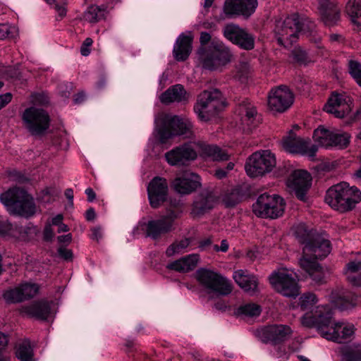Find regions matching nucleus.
<instances>
[{
  "instance_id": "f8f14e48",
  "label": "nucleus",
  "mask_w": 361,
  "mask_h": 361,
  "mask_svg": "<svg viewBox=\"0 0 361 361\" xmlns=\"http://www.w3.org/2000/svg\"><path fill=\"white\" fill-rule=\"evenodd\" d=\"M275 155L270 150H262L253 153L245 164L247 174L252 178L269 173L276 166Z\"/></svg>"
},
{
  "instance_id": "de8ad7c7",
  "label": "nucleus",
  "mask_w": 361,
  "mask_h": 361,
  "mask_svg": "<svg viewBox=\"0 0 361 361\" xmlns=\"http://www.w3.org/2000/svg\"><path fill=\"white\" fill-rule=\"evenodd\" d=\"M20 288L23 300L34 297L39 290V286L35 283H23Z\"/></svg>"
},
{
  "instance_id": "4d7b16f0",
  "label": "nucleus",
  "mask_w": 361,
  "mask_h": 361,
  "mask_svg": "<svg viewBox=\"0 0 361 361\" xmlns=\"http://www.w3.org/2000/svg\"><path fill=\"white\" fill-rule=\"evenodd\" d=\"M250 73V66L247 63H241L237 67V76L241 78H245Z\"/></svg>"
},
{
  "instance_id": "6e6d98bb",
  "label": "nucleus",
  "mask_w": 361,
  "mask_h": 361,
  "mask_svg": "<svg viewBox=\"0 0 361 361\" xmlns=\"http://www.w3.org/2000/svg\"><path fill=\"white\" fill-rule=\"evenodd\" d=\"M31 102L35 104L44 105L49 102V97L44 93H35L32 94Z\"/></svg>"
},
{
  "instance_id": "774afa93",
  "label": "nucleus",
  "mask_w": 361,
  "mask_h": 361,
  "mask_svg": "<svg viewBox=\"0 0 361 361\" xmlns=\"http://www.w3.org/2000/svg\"><path fill=\"white\" fill-rule=\"evenodd\" d=\"M54 5V8L60 18H63L66 15L67 10L64 5H59L55 4Z\"/></svg>"
},
{
  "instance_id": "9b49d317",
  "label": "nucleus",
  "mask_w": 361,
  "mask_h": 361,
  "mask_svg": "<svg viewBox=\"0 0 361 361\" xmlns=\"http://www.w3.org/2000/svg\"><path fill=\"white\" fill-rule=\"evenodd\" d=\"M158 134L161 143L177 135L190 138L194 135L193 125L187 118L173 116L166 119L165 126L159 130Z\"/></svg>"
},
{
  "instance_id": "7c9ffc66",
  "label": "nucleus",
  "mask_w": 361,
  "mask_h": 361,
  "mask_svg": "<svg viewBox=\"0 0 361 361\" xmlns=\"http://www.w3.org/2000/svg\"><path fill=\"white\" fill-rule=\"evenodd\" d=\"M235 281L245 291L251 292L257 290L258 281L255 276L251 275L247 270H237L233 276Z\"/></svg>"
},
{
  "instance_id": "9d476101",
  "label": "nucleus",
  "mask_w": 361,
  "mask_h": 361,
  "mask_svg": "<svg viewBox=\"0 0 361 361\" xmlns=\"http://www.w3.org/2000/svg\"><path fill=\"white\" fill-rule=\"evenodd\" d=\"M272 287L283 296L296 298L300 294L298 277L288 269L274 271L269 277Z\"/></svg>"
},
{
  "instance_id": "a211bd4d",
  "label": "nucleus",
  "mask_w": 361,
  "mask_h": 361,
  "mask_svg": "<svg viewBox=\"0 0 361 361\" xmlns=\"http://www.w3.org/2000/svg\"><path fill=\"white\" fill-rule=\"evenodd\" d=\"M293 103V94L290 90L281 85L272 89L268 97L269 108L274 111L283 112Z\"/></svg>"
},
{
  "instance_id": "338daca9",
  "label": "nucleus",
  "mask_w": 361,
  "mask_h": 361,
  "mask_svg": "<svg viewBox=\"0 0 361 361\" xmlns=\"http://www.w3.org/2000/svg\"><path fill=\"white\" fill-rule=\"evenodd\" d=\"M54 231L51 228V226L50 224H48L45 226L44 230V238L46 240L49 241L51 240L54 237Z\"/></svg>"
},
{
  "instance_id": "473e14b6",
  "label": "nucleus",
  "mask_w": 361,
  "mask_h": 361,
  "mask_svg": "<svg viewBox=\"0 0 361 361\" xmlns=\"http://www.w3.org/2000/svg\"><path fill=\"white\" fill-rule=\"evenodd\" d=\"M348 281L354 286L361 287V261H353L346 264Z\"/></svg>"
},
{
  "instance_id": "09e8293b",
  "label": "nucleus",
  "mask_w": 361,
  "mask_h": 361,
  "mask_svg": "<svg viewBox=\"0 0 361 361\" xmlns=\"http://www.w3.org/2000/svg\"><path fill=\"white\" fill-rule=\"evenodd\" d=\"M3 296L8 302H18L23 300L20 286L6 290Z\"/></svg>"
},
{
  "instance_id": "2f4dec72",
  "label": "nucleus",
  "mask_w": 361,
  "mask_h": 361,
  "mask_svg": "<svg viewBox=\"0 0 361 361\" xmlns=\"http://www.w3.org/2000/svg\"><path fill=\"white\" fill-rule=\"evenodd\" d=\"M32 230L35 231V228L13 226L8 221L0 220V235L8 234L25 240L26 235L31 233Z\"/></svg>"
},
{
  "instance_id": "bb28decb",
  "label": "nucleus",
  "mask_w": 361,
  "mask_h": 361,
  "mask_svg": "<svg viewBox=\"0 0 361 361\" xmlns=\"http://www.w3.org/2000/svg\"><path fill=\"white\" fill-rule=\"evenodd\" d=\"M192 37L190 35L181 34L174 44L173 54L174 58L179 61H185L192 50Z\"/></svg>"
},
{
  "instance_id": "4468645a",
  "label": "nucleus",
  "mask_w": 361,
  "mask_h": 361,
  "mask_svg": "<svg viewBox=\"0 0 361 361\" xmlns=\"http://www.w3.org/2000/svg\"><path fill=\"white\" fill-rule=\"evenodd\" d=\"M180 212L168 209L166 215L160 219L149 221L145 225L146 235L152 239H158L162 235L174 229L173 223L180 216Z\"/></svg>"
},
{
  "instance_id": "8fccbe9b",
  "label": "nucleus",
  "mask_w": 361,
  "mask_h": 361,
  "mask_svg": "<svg viewBox=\"0 0 361 361\" xmlns=\"http://www.w3.org/2000/svg\"><path fill=\"white\" fill-rule=\"evenodd\" d=\"M349 73L361 87V63L356 61H349Z\"/></svg>"
},
{
  "instance_id": "ea45409f",
  "label": "nucleus",
  "mask_w": 361,
  "mask_h": 361,
  "mask_svg": "<svg viewBox=\"0 0 361 361\" xmlns=\"http://www.w3.org/2000/svg\"><path fill=\"white\" fill-rule=\"evenodd\" d=\"M214 207L212 197L201 196L193 204V212L196 214H202Z\"/></svg>"
},
{
  "instance_id": "f3484780",
  "label": "nucleus",
  "mask_w": 361,
  "mask_h": 361,
  "mask_svg": "<svg viewBox=\"0 0 361 361\" xmlns=\"http://www.w3.org/2000/svg\"><path fill=\"white\" fill-rule=\"evenodd\" d=\"M282 146L285 151L291 154H300L313 158L317 151V146L310 143L309 139L296 136L293 132L282 140Z\"/></svg>"
},
{
  "instance_id": "e2e57ef3",
  "label": "nucleus",
  "mask_w": 361,
  "mask_h": 361,
  "mask_svg": "<svg viewBox=\"0 0 361 361\" xmlns=\"http://www.w3.org/2000/svg\"><path fill=\"white\" fill-rule=\"evenodd\" d=\"M58 252L60 257H61L66 260L71 259L73 256L72 252L70 250H68L64 247H59L58 250Z\"/></svg>"
},
{
  "instance_id": "39448f33",
  "label": "nucleus",
  "mask_w": 361,
  "mask_h": 361,
  "mask_svg": "<svg viewBox=\"0 0 361 361\" xmlns=\"http://www.w3.org/2000/svg\"><path fill=\"white\" fill-rule=\"evenodd\" d=\"M200 59L204 68L216 71L221 68L231 61L233 54L222 41L213 39L207 47L198 50Z\"/></svg>"
},
{
  "instance_id": "2eb2a0df",
  "label": "nucleus",
  "mask_w": 361,
  "mask_h": 361,
  "mask_svg": "<svg viewBox=\"0 0 361 361\" xmlns=\"http://www.w3.org/2000/svg\"><path fill=\"white\" fill-rule=\"evenodd\" d=\"M197 142H188L180 145L165 154L166 159L171 166H186L197 157Z\"/></svg>"
},
{
  "instance_id": "5fc2aeb1",
  "label": "nucleus",
  "mask_w": 361,
  "mask_h": 361,
  "mask_svg": "<svg viewBox=\"0 0 361 361\" xmlns=\"http://www.w3.org/2000/svg\"><path fill=\"white\" fill-rule=\"evenodd\" d=\"M300 35L306 32L311 34L314 30L315 24L308 19H304L300 20Z\"/></svg>"
},
{
  "instance_id": "a18cd8bd",
  "label": "nucleus",
  "mask_w": 361,
  "mask_h": 361,
  "mask_svg": "<svg viewBox=\"0 0 361 361\" xmlns=\"http://www.w3.org/2000/svg\"><path fill=\"white\" fill-rule=\"evenodd\" d=\"M293 233L296 238L302 244H306V243L312 238L310 232L306 228V226L303 224H300L295 226L293 228Z\"/></svg>"
},
{
  "instance_id": "e433bc0d",
  "label": "nucleus",
  "mask_w": 361,
  "mask_h": 361,
  "mask_svg": "<svg viewBox=\"0 0 361 361\" xmlns=\"http://www.w3.org/2000/svg\"><path fill=\"white\" fill-rule=\"evenodd\" d=\"M318 298L317 295L311 292L305 293L302 294L299 299V306L302 310H310L309 312H314L315 310L318 307L317 306L314 309L313 307L317 303ZM320 305H319V307ZM307 314V312L301 317V319Z\"/></svg>"
},
{
  "instance_id": "7ed1b4c3",
  "label": "nucleus",
  "mask_w": 361,
  "mask_h": 361,
  "mask_svg": "<svg viewBox=\"0 0 361 361\" xmlns=\"http://www.w3.org/2000/svg\"><path fill=\"white\" fill-rule=\"evenodd\" d=\"M325 202L340 212H349L361 202V192L357 187L350 186L347 182H341L327 190Z\"/></svg>"
},
{
  "instance_id": "c03bdc74",
  "label": "nucleus",
  "mask_w": 361,
  "mask_h": 361,
  "mask_svg": "<svg viewBox=\"0 0 361 361\" xmlns=\"http://www.w3.org/2000/svg\"><path fill=\"white\" fill-rule=\"evenodd\" d=\"M346 12L353 21L361 18V0H349L346 5Z\"/></svg>"
},
{
  "instance_id": "49530a36",
  "label": "nucleus",
  "mask_w": 361,
  "mask_h": 361,
  "mask_svg": "<svg viewBox=\"0 0 361 361\" xmlns=\"http://www.w3.org/2000/svg\"><path fill=\"white\" fill-rule=\"evenodd\" d=\"M240 10L242 11V13H240V16L249 17L255 12L257 6V1L240 0Z\"/></svg>"
},
{
  "instance_id": "6ab92c4d",
  "label": "nucleus",
  "mask_w": 361,
  "mask_h": 361,
  "mask_svg": "<svg viewBox=\"0 0 361 361\" xmlns=\"http://www.w3.org/2000/svg\"><path fill=\"white\" fill-rule=\"evenodd\" d=\"M292 334L290 326L283 324H273L264 326L257 331V337L263 343L277 344L289 338Z\"/></svg>"
},
{
  "instance_id": "69168bd1",
  "label": "nucleus",
  "mask_w": 361,
  "mask_h": 361,
  "mask_svg": "<svg viewBox=\"0 0 361 361\" xmlns=\"http://www.w3.org/2000/svg\"><path fill=\"white\" fill-rule=\"evenodd\" d=\"M212 42V36L209 32H202L200 37V42L201 45H206L208 42Z\"/></svg>"
},
{
  "instance_id": "aec40b11",
  "label": "nucleus",
  "mask_w": 361,
  "mask_h": 361,
  "mask_svg": "<svg viewBox=\"0 0 361 361\" xmlns=\"http://www.w3.org/2000/svg\"><path fill=\"white\" fill-rule=\"evenodd\" d=\"M200 186V177L190 170H185L176 176L171 187L178 193L188 195Z\"/></svg>"
},
{
  "instance_id": "1a4fd4ad",
  "label": "nucleus",
  "mask_w": 361,
  "mask_h": 361,
  "mask_svg": "<svg viewBox=\"0 0 361 361\" xmlns=\"http://www.w3.org/2000/svg\"><path fill=\"white\" fill-rule=\"evenodd\" d=\"M300 29V17L294 13L283 20L276 21L274 28L275 38L279 45L288 47L298 39Z\"/></svg>"
},
{
  "instance_id": "680f3d73",
  "label": "nucleus",
  "mask_w": 361,
  "mask_h": 361,
  "mask_svg": "<svg viewBox=\"0 0 361 361\" xmlns=\"http://www.w3.org/2000/svg\"><path fill=\"white\" fill-rule=\"evenodd\" d=\"M344 298H340L338 300L334 302L335 305L341 310L348 309L349 307L353 306V304L351 302H349L348 301L344 302Z\"/></svg>"
},
{
  "instance_id": "dca6fc26",
  "label": "nucleus",
  "mask_w": 361,
  "mask_h": 361,
  "mask_svg": "<svg viewBox=\"0 0 361 361\" xmlns=\"http://www.w3.org/2000/svg\"><path fill=\"white\" fill-rule=\"evenodd\" d=\"M224 36L233 44L245 50H252L255 47V37L244 28L231 23L225 25Z\"/></svg>"
},
{
  "instance_id": "f03ea898",
  "label": "nucleus",
  "mask_w": 361,
  "mask_h": 361,
  "mask_svg": "<svg viewBox=\"0 0 361 361\" xmlns=\"http://www.w3.org/2000/svg\"><path fill=\"white\" fill-rule=\"evenodd\" d=\"M330 252L329 240L319 235L312 237L303 247V255L299 261L300 267L314 281L320 282L323 278L322 267L317 262V259L326 257Z\"/></svg>"
},
{
  "instance_id": "603ef678",
  "label": "nucleus",
  "mask_w": 361,
  "mask_h": 361,
  "mask_svg": "<svg viewBox=\"0 0 361 361\" xmlns=\"http://www.w3.org/2000/svg\"><path fill=\"white\" fill-rule=\"evenodd\" d=\"M16 27L8 24H0V39L13 37L16 32Z\"/></svg>"
},
{
  "instance_id": "bf43d9fd",
  "label": "nucleus",
  "mask_w": 361,
  "mask_h": 361,
  "mask_svg": "<svg viewBox=\"0 0 361 361\" xmlns=\"http://www.w3.org/2000/svg\"><path fill=\"white\" fill-rule=\"evenodd\" d=\"M8 176L12 180L18 182H23L24 177L16 170H11L7 171Z\"/></svg>"
},
{
  "instance_id": "ddd939ff",
  "label": "nucleus",
  "mask_w": 361,
  "mask_h": 361,
  "mask_svg": "<svg viewBox=\"0 0 361 361\" xmlns=\"http://www.w3.org/2000/svg\"><path fill=\"white\" fill-rule=\"evenodd\" d=\"M23 126L32 135L43 134L49 127L50 118L48 113L37 107L27 108L22 114Z\"/></svg>"
},
{
  "instance_id": "864d4df0",
  "label": "nucleus",
  "mask_w": 361,
  "mask_h": 361,
  "mask_svg": "<svg viewBox=\"0 0 361 361\" xmlns=\"http://www.w3.org/2000/svg\"><path fill=\"white\" fill-rule=\"evenodd\" d=\"M343 361H361V347L348 351L345 355Z\"/></svg>"
},
{
  "instance_id": "c85d7f7f",
  "label": "nucleus",
  "mask_w": 361,
  "mask_h": 361,
  "mask_svg": "<svg viewBox=\"0 0 361 361\" xmlns=\"http://www.w3.org/2000/svg\"><path fill=\"white\" fill-rule=\"evenodd\" d=\"M199 261L200 256L197 254H191L168 264L166 268L180 273H186L195 269Z\"/></svg>"
},
{
  "instance_id": "cd10ccee",
  "label": "nucleus",
  "mask_w": 361,
  "mask_h": 361,
  "mask_svg": "<svg viewBox=\"0 0 361 361\" xmlns=\"http://www.w3.org/2000/svg\"><path fill=\"white\" fill-rule=\"evenodd\" d=\"M238 114L240 116L242 128L244 131L250 133L257 126L255 116L256 109L250 103L242 104L238 107Z\"/></svg>"
},
{
  "instance_id": "c9c22d12",
  "label": "nucleus",
  "mask_w": 361,
  "mask_h": 361,
  "mask_svg": "<svg viewBox=\"0 0 361 361\" xmlns=\"http://www.w3.org/2000/svg\"><path fill=\"white\" fill-rule=\"evenodd\" d=\"M332 133L324 127H319L314 131L313 138L315 142L324 147H331L332 145Z\"/></svg>"
},
{
  "instance_id": "20e7f679",
  "label": "nucleus",
  "mask_w": 361,
  "mask_h": 361,
  "mask_svg": "<svg viewBox=\"0 0 361 361\" xmlns=\"http://www.w3.org/2000/svg\"><path fill=\"white\" fill-rule=\"evenodd\" d=\"M0 200L12 214L30 217L36 212L33 198L24 190L12 188L0 195Z\"/></svg>"
},
{
  "instance_id": "4c0bfd02",
  "label": "nucleus",
  "mask_w": 361,
  "mask_h": 361,
  "mask_svg": "<svg viewBox=\"0 0 361 361\" xmlns=\"http://www.w3.org/2000/svg\"><path fill=\"white\" fill-rule=\"evenodd\" d=\"M243 193L240 187L228 190L224 196L223 201L226 207H231L238 204L243 198Z\"/></svg>"
},
{
  "instance_id": "0eeeda50",
  "label": "nucleus",
  "mask_w": 361,
  "mask_h": 361,
  "mask_svg": "<svg viewBox=\"0 0 361 361\" xmlns=\"http://www.w3.org/2000/svg\"><path fill=\"white\" fill-rule=\"evenodd\" d=\"M224 108L221 92L217 89L201 92L194 106V111L202 121H208Z\"/></svg>"
},
{
  "instance_id": "a19ab883",
  "label": "nucleus",
  "mask_w": 361,
  "mask_h": 361,
  "mask_svg": "<svg viewBox=\"0 0 361 361\" xmlns=\"http://www.w3.org/2000/svg\"><path fill=\"white\" fill-rule=\"evenodd\" d=\"M105 10L99 6L92 5L85 12V18L90 23H94L104 17Z\"/></svg>"
},
{
  "instance_id": "79ce46f5",
  "label": "nucleus",
  "mask_w": 361,
  "mask_h": 361,
  "mask_svg": "<svg viewBox=\"0 0 361 361\" xmlns=\"http://www.w3.org/2000/svg\"><path fill=\"white\" fill-rule=\"evenodd\" d=\"M225 15L228 18L240 16V0H226L223 8Z\"/></svg>"
},
{
  "instance_id": "393cba45",
  "label": "nucleus",
  "mask_w": 361,
  "mask_h": 361,
  "mask_svg": "<svg viewBox=\"0 0 361 361\" xmlns=\"http://www.w3.org/2000/svg\"><path fill=\"white\" fill-rule=\"evenodd\" d=\"M196 147L199 149L201 157L214 161H223L229 159L228 153L215 145H209L197 141Z\"/></svg>"
},
{
  "instance_id": "72a5a7b5",
  "label": "nucleus",
  "mask_w": 361,
  "mask_h": 361,
  "mask_svg": "<svg viewBox=\"0 0 361 361\" xmlns=\"http://www.w3.org/2000/svg\"><path fill=\"white\" fill-rule=\"evenodd\" d=\"M262 308L259 305L247 303L242 305L235 310V314L243 319L254 318L259 316Z\"/></svg>"
},
{
  "instance_id": "052dcab7",
  "label": "nucleus",
  "mask_w": 361,
  "mask_h": 361,
  "mask_svg": "<svg viewBox=\"0 0 361 361\" xmlns=\"http://www.w3.org/2000/svg\"><path fill=\"white\" fill-rule=\"evenodd\" d=\"M12 99V94L11 93H6L0 94V110L7 105Z\"/></svg>"
},
{
  "instance_id": "a878e982",
  "label": "nucleus",
  "mask_w": 361,
  "mask_h": 361,
  "mask_svg": "<svg viewBox=\"0 0 361 361\" xmlns=\"http://www.w3.org/2000/svg\"><path fill=\"white\" fill-rule=\"evenodd\" d=\"M50 305L45 300L35 301L23 306L21 312L39 320H45L50 314Z\"/></svg>"
},
{
  "instance_id": "412c9836",
  "label": "nucleus",
  "mask_w": 361,
  "mask_h": 361,
  "mask_svg": "<svg viewBox=\"0 0 361 361\" xmlns=\"http://www.w3.org/2000/svg\"><path fill=\"white\" fill-rule=\"evenodd\" d=\"M324 110L336 118H343L351 111V102L345 94L334 92L329 98Z\"/></svg>"
},
{
  "instance_id": "13d9d810",
  "label": "nucleus",
  "mask_w": 361,
  "mask_h": 361,
  "mask_svg": "<svg viewBox=\"0 0 361 361\" xmlns=\"http://www.w3.org/2000/svg\"><path fill=\"white\" fill-rule=\"evenodd\" d=\"M93 41L91 38L87 37L83 42L80 47V53L82 56H87L90 54V47L92 46Z\"/></svg>"
},
{
  "instance_id": "c756f323",
  "label": "nucleus",
  "mask_w": 361,
  "mask_h": 361,
  "mask_svg": "<svg viewBox=\"0 0 361 361\" xmlns=\"http://www.w3.org/2000/svg\"><path fill=\"white\" fill-rule=\"evenodd\" d=\"M189 94L182 85L177 84L170 87L160 95L161 103L169 104L173 102H182L188 100Z\"/></svg>"
},
{
  "instance_id": "0e129e2a",
  "label": "nucleus",
  "mask_w": 361,
  "mask_h": 361,
  "mask_svg": "<svg viewBox=\"0 0 361 361\" xmlns=\"http://www.w3.org/2000/svg\"><path fill=\"white\" fill-rule=\"evenodd\" d=\"M92 239L99 241L102 238V230L99 226H96L92 228Z\"/></svg>"
},
{
  "instance_id": "58836bf2",
  "label": "nucleus",
  "mask_w": 361,
  "mask_h": 361,
  "mask_svg": "<svg viewBox=\"0 0 361 361\" xmlns=\"http://www.w3.org/2000/svg\"><path fill=\"white\" fill-rule=\"evenodd\" d=\"M190 243L191 239L189 238L175 241L167 247L166 250V256L171 257L176 254L183 252L190 245Z\"/></svg>"
},
{
  "instance_id": "b1692460",
  "label": "nucleus",
  "mask_w": 361,
  "mask_h": 361,
  "mask_svg": "<svg viewBox=\"0 0 361 361\" xmlns=\"http://www.w3.org/2000/svg\"><path fill=\"white\" fill-rule=\"evenodd\" d=\"M318 9L326 26H334L339 21L341 8L336 0H320Z\"/></svg>"
},
{
  "instance_id": "37998d69",
  "label": "nucleus",
  "mask_w": 361,
  "mask_h": 361,
  "mask_svg": "<svg viewBox=\"0 0 361 361\" xmlns=\"http://www.w3.org/2000/svg\"><path fill=\"white\" fill-rule=\"evenodd\" d=\"M332 145L331 147H336L339 149H343L347 147L350 143V135L346 133H339L336 130H333L332 133Z\"/></svg>"
},
{
  "instance_id": "3c124183",
  "label": "nucleus",
  "mask_w": 361,
  "mask_h": 361,
  "mask_svg": "<svg viewBox=\"0 0 361 361\" xmlns=\"http://www.w3.org/2000/svg\"><path fill=\"white\" fill-rule=\"evenodd\" d=\"M291 57L297 63H306L309 60L308 54L301 47H295L291 51Z\"/></svg>"
},
{
  "instance_id": "4be33fe9",
  "label": "nucleus",
  "mask_w": 361,
  "mask_h": 361,
  "mask_svg": "<svg viewBox=\"0 0 361 361\" xmlns=\"http://www.w3.org/2000/svg\"><path fill=\"white\" fill-rule=\"evenodd\" d=\"M311 176L307 171L297 170L291 174L287 185L299 200L305 201L306 193L311 185Z\"/></svg>"
},
{
  "instance_id": "5701e85b",
  "label": "nucleus",
  "mask_w": 361,
  "mask_h": 361,
  "mask_svg": "<svg viewBox=\"0 0 361 361\" xmlns=\"http://www.w3.org/2000/svg\"><path fill=\"white\" fill-rule=\"evenodd\" d=\"M147 193L152 207H159L166 201L168 195L166 180L160 177L154 178L148 185Z\"/></svg>"
},
{
  "instance_id": "423d86ee",
  "label": "nucleus",
  "mask_w": 361,
  "mask_h": 361,
  "mask_svg": "<svg viewBox=\"0 0 361 361\" xmlns=\"http://www.w3.org/2000/svg\"><path fill=\"white\" fill-rule=\"evenodd\" d=\"M195 279L202 290L210 297L226 296L232 292L231 281L213 270L200 268L195 273Z\"/></svg>"
},
{
  "instance_id": "f704fd0d",
  "label": "nucleus",
  "mask_w": 361,
  "mask_h": 361,
  "mask_svg": "<svg viewBox=\"0 0 361 361\" xmlns=\"http://www.w3.org/2000/svg\"><path fill=\"white\" fill-rule=\"evenodd\" d=\"M16 356L20 361H35L30 341L24 340L18 344Z\"/></svg>"
},
{
  "instance_id": "f257e3e1",
  "label": "nucleus",
  "mask_w": 361,
  "mask_h": 361,
  "mask_svg": "<svg viewBox=\"0 0 361 361\" xmlns=\"http://www.w3.org/2000/svg\"><path fill=\"white\" fill-rule=\"evenodd\" d=\"M332 317L333 312L329 306H319L314 312L307 313L302 318V324L316 328L323 338L329 341L343 343L352 339L355 326L345 322H333Z\"/></svg>"
},
{
  "instance_id": "6e6552de",
  "label": "nucleus",
  "mask_w": 361,
  "mask_h": 361,
  "mask_svg": "<svg viewBox=\"0 0 361 361\" xmlns=\"http://www.w3.org/2000/svg\"><path fill=\"white\" fill-rule=\"evenodd\" d=\"M285 209L283 198L277 195L263 193L252 205L254 214L258 217L277 219L282 216Z\"/></svg>"
}]
</instances>
